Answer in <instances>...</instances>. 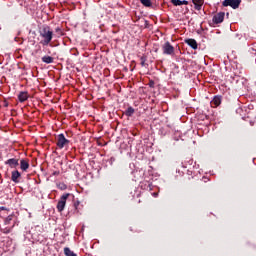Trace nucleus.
<instances>
[{
    "instance_id": "f3484780",
    "label": "nucleus",
    "mask_w": 256,
    "mask_h": 256,
    "mask_svg": "<svg viewBox=\"0 0 256 256\" xmlns=\"http://www.w3.org/2000/svg\"><path fill=\"white\" fill-rule=\"evenodd\" d=\"M135 113V109L133 107H128L125 111L126 117H132V115Z\"/></svg>"
},
{
    "instance_id": "9b49d317",
    "label": "nucleus",
    "mask_w": 256,
    "mask_h": 256,
    "mask_svg": "<svg viewBox=\"0 0 256 256\" xmlns=\"http://www.w3.org/2000/svg\"><path fill=\"white\" fill-rule=\"evenodd\" d=\"M27 99H29V92L23 91L18 94V101H20V103H25Z\"/></svg>"
},
{
    "instance_id": "0eeeda50",
    "label": "nucleus",
    "mask_w": 256,
    "mask_h": 256,
    "mask_svg": "<svg viewBox=\"0 0 256 256\" xmlns=\"http://www.w3.org/2000/svg\"><path fill=\"white\" fill-rule=\"evenodd\" d=\"M212 21L215 25H219V23H223L225 21V12H218L212 18Z\"/></svg>"
},
{
    "instance_id": "f8f14e48",
    "label": "nucleus",
    "mask_w": 256,
    "mask_h": 256,
    "mask_svg": "<svg viewBox=\"0 0 256 256\" xmlns=\"http://www.w3.org/2000/svg\"><path fill=\"white\" fill-rule=\"evenodd\" d=\"M210 105L214 109H217V107H219V105H221V96H214V98L210 102Z\"/></svg>"
},
{
    "instance_id": "6ab92c4d",
    "label": "nucleus",
    "mask_w": 256,
    "mask_h": 256,
    "mask_svg": "<svg viewBox=\"0 0 256 256\" xmlns=\"http://www.w3.org/2000/svg\"><path fill=\"white\" fill-rule=\"evenodd\" d=\"M140 3H142L144 7H151L152 5L151 0H140Z\"/></svg>"
},
{
    "instance_id": "20e7f679",
    "label": "nucleus",
    "mask_w": 256,
    "mask_h": 256,
    "mask_svg": "<svg viewBox=\"0 0 256 256\" xmlns=\"http://www.w3.org/2000/svg\"><path fill=\"white\" fill-rule=\"evenodd\" d=\"M241 0H224L222 2L223 7H231L232 9H239Z\"/></svg>"
},
{
    "instance_id": "423d86ee",
    "label": "nucleus",
    "mask_w": 256,
    "mask_h": 256,
    "mask_svg": "<svg viewBox=\"0 0 256 256\" xmlns=\"http://www.w3.org/2000/svg\"><path fill=\"white\" fill-rule=\"evenodd\" d=\"M164 55H175V47L171 43L166 42L162 47Z\"/></svg>"
},
{
    "instance_id": "5701e85b",
    "label": "nucleus",
    "mask_w": 256,
    "mask_h": 256,
    "mask_svg": "<svg viewBox=\"0 0 256 256\" xmlns=\"http://www.w3.org/2000/svg\"><path fill=\"white\" fill-rule=\"evenodd\" d=\"M152 195H153V197H158V196H159V193L154 192V193H152Z\"/></svg>"
},
{
    "instance_id": "6e6552de",
    "label": "nucleus",
    "mask_w": 256,
    "mask_h": 256,
    "mask_svg": "<svg viewBox=\"0 0 256 256\" xmlns=\"http://www.w3.org/2000/svg\"><path fill=\"white\" fill-rule=\"evenodd\" d=\"M21 179V172L18 170H14L11 172V181L13 183H19V180Z\"/></svg>"
},
{
    "instance_id": "4468645a",
    "label": "nucleus",
    "mask_w": 256,
    "mask_h": 256,
    "mask_svg": "<svg viewBox=\"0 0 256 256\" xmlns=\"http://www.w3.org/2000/svg\"><path fill=\"white\" fill-rule=\"evenodd\" d=\"M20 169L21 171H27V169H29V160L27 159L20 160Z\"/></svg>"
},
{
    "instance_id": "dca6fc26",
    "label": "nucleus",
    "mask_w": 256,
    "mask_h": 256,
    "mask_svg": "<svg viewBox=\"0 0 256 256\" xmlns=\"http://www.w3.org/2000/svg\"><path fill=\"white\" fill-rule=\"evenodd\" d=\"M64 255L65 256H77L75 252H73L69 247L64 248Z\"/></svg>"
},
{
    "instance_id": "ddd939ff",
    "label": "nucleus",
    "mask_w": 256,
    "mask_h": 256,
    "mask_svg": "<svg viewBox=\"0 0 256 256\" xmlns=\"http://www.w3.org/2000/svg\"><path fill=\"white\" fill-rule=\"evenodd\" d=\"M172 5L174 7H179L181 5H189V1L187 0H171Z\"/></svg>"
},
{
    "instance_id": "412c9836",
    "label": "nucleus",
    "mask_w": 256,
    "mask_h": 256,
    "mask_svg": "<svg viewBox=\"0 0 256 256\" xmlns=\"http://www.w3.org/2000/svg\"><path fill=\"white\" fill-rule=\"evenodd\" d=\"M140 61H141V66L145 67V61H147V59L145 57H141Z\"/></svg>"
},
{
    "instance_id": "7ed1b4c3",
    "label": "nucleus",
    "mask_w": 256,
    "mask_h": 256,
    "mask_svg": "<svg viewBox=\"0 0 256 256\" xmlns=\"http://www.w3.org/2000/svg\"><path fill=\"white\" fill-rule=\"evenodd\" d=\"M69 195V193L63 194L58 201L57 210L59 211V213H62V211H64L65 205H67V199H69Z\"/></svg>"
},
{
    "instance_id": "9d476101",
    "label": "nucleus",
    "mask_w": 256,
    "mask_h": 256,
    "mask_svg": "<svg viewBox=\"0 0 256 256\" xmlns=\"http://www.w3.org/2000/svg\"><path fill=\"white\" fill-rule=\"evenodd\" d=\"M5 164L9 165V167H11V169H15V167L19 166V159H15V158L8 159L5 162Z\"/></svg>"
},
{
    "instance_id": "f257e3e1",
    "label": "nucleus",
    "mask_w": 256,
    "mask_h": 256,
    "mask_svg": "<svg viewBox=\"0 0 256 256\" xmlns=\"http://www.w3.org/2000/svg\"><path fill=\"white\" fill-rule=\"evenodd\" d=\"M40 44L43 45V47H47L53 41V30H51V27L44 26L40 30Z\"/></svg>"
},
{
    "instance_id": "f03ea898",
    "label": "nucleus",
    "mask_w": 256,
    "mask_h": 256,
    "mask_svg": "<svg viewBox=\"0 0 256 256\" xmlns=\"http://www.w3.org/2000/svg\"><path fill=\"white\" fill-rule=\"evenodd\" d=\"M4 225H6V227L2 229L3 233H11V229L15 227V215H9L6 217L4 220Z\"/></svg>"
},
{
    "instance_id": "aec40b11",
    "label": "nucleus",
    "mask_w": 256,
    "mask_h": 256,
    "mask_svg": "<svg viewBox=\"0 0 256 256\" xmlns=\"http://www.w3.org/2000/svg\"><path fill=\"white\" fill-rule=\"evenodd\" d=\"M58 189H60L61 191H65V189H67V185L65 183H60L58 184Z\"/></svg>"
},
{
    "instance_id": "2eb2a0df",
    "label": "nucleus",
    "mask_w": 256,
    "mask_h": 256,
    "mask_svg": "<svg viewBox=\"0 0 256 256\" xmlns=\"http://www.w3.org/2000/svg\"><path fill=\"white\" fill-rule=\"evenodd\" d=\"M185 43H187V45L192 49H197V41L195 39H187L185 40Z\"/></svg>"
},
{
    "instance_id": "39448f33",
    "label": "nucleus",
    "mask_w": 256,
    "mask_h": 256,
    "mask_svg": "<svg viewBox=\"0 0 256 256\" xmlns=\"http://www.w3.org/2000/svg\"><path fill=\"white\" fill-rule=\"evenodd\" d=\"M56 145H57L58 149H63V147H65V145H69V140H67V138H65L64 134H59L57 137Z\"/></svg>"
},
{
    "instance_id": "1a4fd4ad",
    "label": "nucleus",
    "mask_w": 256,
    "mask_h": 256,
    "mask_svg": "<svg viewBox=\"0 0 256 256\" xmlns=\"http://www.w3.org/2000/svg\"><path fill=\"white\" fill-rule=\"evenodd\" d=\"M192 3L196 11H201V9H203V5H205V0H192Z\"/></svg>"
},
{
    "instance_id": "4be33fe9",
    "label": "nucleus",
    "mask_w": 256,
    "mask_h": 256,
    "mask_svg": "<svg viewBox=\"0 0 256 256\" xmlns=\"http://www.w3.org/2000/svg\"><path fill=\"white\" fill-rule=\"evenodd\" d=\"M60 173H61V172H59V171H54V172L52 173V175H53L54 177H57V176L60 175Z\"/></svg>"
},
{
    "instance_id": "a211bd4d",
    "label": "nucleus",
    "mask_w": 256,
    "mask_h": 256,
    "mask_svg": "<svg viewBox=\"0 0 256 256\" xmlns=\"http://www.w3.org/2000/svg\"><path fill=\"white\" fill-rule=\"evenodd\" d=\"M42 61H43V63L49 64V63H53L54 59L51 56H44V57H42Z\"/></svg>"
}]
</instances>
